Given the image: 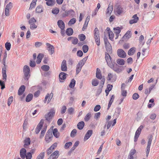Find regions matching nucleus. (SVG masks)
I'll use <instances>...</instances> for the list:
<instances>
[{
  "label": "nucleus",
  "mask_w": 159,
  "mask_h": 159,
  "mask_svg": "<svg viewBox=\"0 0 159 159\" xmlns=\"http://www.w3.org/2000/svg\"><path fill=\"white\" fill-rule=\"evenodd\" d=\"M88 58V57H85L82 60L80 61L76 66V74H78L81 71L82 67L86 62Z\"/></svg>",
  "instance_id": "1"
},
{
  "label": "nucleus",
  "mask_w": 159,
  "mask_h": 159,
  "mask_svg": "<svg viewBox=\"0 0 159 159\" xmlns=\"http://www.w3.org/2000/svg\"><path fill=\"white\" fill-rule=\"evenodd\" d=\"M23 72L24 74V79L28 80L30 76V69L29 66L25 65L23 67Z\"/></svg>",
  "instance_id": "2"
},
{
  "label": "nucleus",
  "mask_w": 159,
  "mask_h": 159,
  "mask_svg": "<svg viewBox=\"0 0 159 159\" xmlns=\"http://www.w3.org/2000/svg\"><path fill=\"white\" fill-rule=\"evenodd\" d=\"M104 40L107 51L109 53H111L112 52L111 46L106 36L104 37Z\"/></svg>",
  "instance_id": "3"
},
{
  "label": "nucleus",
  "mask_w": 159,
  "mask_h": 159,
  "mask_svg": "<svg viewBox=\"0 0 159 159\" xmlns=\"http://www.w3.org/2000/svg\"><path fill=\"white\" fill-rule=\"evenodd\" d=\"M52 132V129H49L46 134L45 136V140L48 143H49L50 141L53 137Z\"/></svg>",
  "instance_id": "4"
},
{
  "label": "nucleus",
  "mask_w": 159,
  "mask_h": 159,
  "mask_svg": "<svg viewBox=\"0 0 159 159\" xmlns=\"http://www.w3.org/2000/svg\"><path fill=\"white\" fill-rule=\"evenodd\" d=\"M55 111H50L47 114L45 115L46 120L48 122H50L52 117L55 114Z\"/></svg>",
  "instance_id": "5"
},
{
  "label": "nucleus",
  "mask_w": 159,
  "mask_h": 159,
  "mask_svg": "<svg viewBox=\"0 0 159 159\" xmlns=\"http://www.w3.org/2000/svg\"><path fill=\"white\" fill-rule=\"evenodd\" d=\"M108 66L115 71L117 73H119L120 72V69L118 67V66L115 63V61L112 62Z\"/></svg>",
  "instance_id": "6"
},
{
  "label": "nucleus",
  "mask_w": 159,
  "mask_h": 159,
  "mask_svg": "<svg viewBox=\"0 0 159 159\" xmlns=\"http://www.w3.org/2000/svg\"><path fill=\"white\" fill-rule=\"evenodd\" d=\"M148 145L146 148V156H148L150 151V148L151 144L152 141V135H150L148 136Z\"/></svg>",
  "instance_id": "7"
},
{
  "label": "nucleus",
  "mask_w": 159,
  "mask_h": 159,
  "mask_svg": "<svg viewBox=\"0 0 159 159\" xmlns=\"http://www.w3.org/2000/svg\"><path fill=\"white\" fill-rule=\"evenodd\" d=\"M12 7V3L10 2L6 6L5 12V15L7 16H8L9 15V11L10 10H11Z\"/></svg>",
  "instance_id": "8"
},
{
  "label": "nucleus",
  "mask_w": 159,
  "mask_h": 159,
  "mask_svg": "<svg viewBox=\"0 0 159 159\" xmlns=\"http://www.w3.org/2000/svg\"><path fill=\"white\" fill-rule=\"evenodd\" d=\"M117 54L120 57L125 58L126 56V53L125 51L121 49H119L117 51Z\"/></svg>",
  "instance_id": "9"
},
{
  "label": "nucleus",
  "mask_w": 159,
  "mask_h": 159,
  "mask_svg": "<svg viewBox=\"0 0 159 159\" xmlns=\"http://www.w3.org/2000/svg\"><path fill=\"white\" fill-rule=\"evenodd\" d=\"M75 14V11L72 9H70L68 11H66L65 13H63V16L64 17H66L69 15L73 16Z\"/></svg>",
  "instance_id": "10"
},
{
  "label": "nucleus",
  "mask_w": 159,
  "mask_h": 159,
  "mask_svg": "<svg viewBox=\"0 0 159 159\" xmlns=\"http://www.w3.org/2000/svg\"><path fill=\"white\" fill-rule=\"evenodd\" d=\"M109 53L105 52V59L106 61L107 64L108 66L111 64L112 62H114L115 61H111L110 56L109 54Z\"/></svg>",
  "instance_id": "11"
},
{
  "label": "nucleus",
  "mask_w": 159,
  "mask_h": 159,
  "mask_svg": "<svg viewBox=\"0 0 159 159\" xmlns=\"http://www.w3.org/2000/svg\"><path fill=\"white\" fill-rule=\"evenodd\" d=\"M132 19L131 20L129 21V23L130 24H132L137 23L139 20V17L137 16V14H135L132 17Z\"/></svg>",
  "instance_id": "12"
},
{
  "label": "nucleus",
  "mask_w": 159,
  "mask_h": 159,
  "mask_svg": "<svg viewBox=\"0 0 159 159\" xmlns=\"http://www.w3.org/2000/svg\"><path fill=\"white\" fill-rule=\"evenodd\" d=\"M93 134V130H89L88 131L85 135L84 139V141H85L88 139Z\"/></svg>",
  "instance_id": "13"
},
{
  "label": "nucleus",
  "mask_w": 159,
  "mask_h": 159,
  "mask_svg": "<svg viewBox=\"0 0 159 159\" xmlns=\"http://www.w3.org/2000/svg\"><path fill=\"white\" fill-rule=\"evenodd\" d=\"M46 45L48 47V50L49 51L51 55L53 54L54 52V47L52 45L48 43H46Z\"/></svg>",
  "instance_id": "14"
},
{
  "label": "nucleus",
  "mask_w": 159,
  "mask_h": 159,
  "mask_svg": "<svg viewBox=\"0 0 159 159\" xmlns=\"http://www.w3.org/2000/svg\"><path fill=\"white\" fill-rule=\"evenodd\" d=\"M20 154L21 157L22 159H24L26 156V150L25 148H22L20 150Z\"/></svg>",
  "instance_id": "15"
},
{
  "label": "nucleus",
  "mask_w": 159,
  "mask_h": 159,
  "mask_svg": "<svg viewBox=\"0 0 159 159\" xmlns=\"http://www.w3.org/2000/svg\"><path fill=\"white\" fill-rule=\"evenodd\" d=\"M107 79L108 81H111L112 82H113L116 81V78L115 77H114V76L113 74L111 73H109L107 77Z\"/></svg>",
  "instance_id": "16"
},
{
  "label": "nucleus",
  "mask_w": 159,
  "mask_h": 159,
  "mask_svg": "<svg viewBox=\"0 0 159 159\" xmlns=\"http://www.w3.org/2000/svg\"><path fill=\"white\" fill-rule=\"evenodd\" d=\"M61 69L63 71H66L67 70L66 61L65 60H63L62 62Z\"/></svg>",
  "instance_id": "17"
},
{
  "label": "nucleus",
  "mask_w": 159,
  "mask_h": 159,
  "mask_svg": "<svg viewBox=\"0 0 159 159\" xmlns=\"http://www.w3.org/2000/svg\"><path fill=\"white\" fill-rule=\"evenodd\" d=\"M25 86L24 85H21L20 88H19L18 90V95H21L23 93H24V92L25 91Z\"/></svg>",
  "instance_id": "18"
},
{
  "label": "nucleus",
  "mask_w": 159,
  "mask_h": 159,
  "mask_svg": "<svg viewBox=\"0 0 159 159\" xmlns=\"http://www.w3.org/2000/svg\"><path fill=\"white\" fill-rule=\"evenodd\" d=\"M57 25L60 29H64L65 27V24L61 20H59L58 21Z\"/></svg>",
  "instance_id": "19"
},
{
  "label": "nucleus",
  "mask_w": 159,
  "mask_h": 159,
  "mask_svg": "<svg viewBox=\"0 0 159 159\" xmlns=\"http://www.w3.org/2000/svg\"><path fill=\"white\" fill-rule=\"evenodd\" d=\"M96 77L100 80H101L102 78V77L101 70L98 68H97L96 70Z\"/></svg>",
  "instance_id": "20"
},
{
  "label": "nucleus",
  "mask_w": 159,
  "mask_h": 159,
  "mask_svg": "<svg viewBox=\"0 0 159 159\" xmlns=\"http://www.w3.org/2000/svg\"><path fill=\"white\" fill-rule=\"evenodd\" d=\"M59 155L58 151H56L51 154L50 156L52 157L53 159H57Z\"/></svg>",
  "instance_id": "21"
},
{
  "label": "nucleus",
  "mask_w": 159,
  "mask_h": 159,
  "mask_svg": "<svg viewBox=\"0 0 159 159\" xmlns=\"http://www.w3.org/2000/svg\"><path fill=\"white\" fill-rule=\"evenodd\" d=\"M116 12L118 15H120L123 12V8L120 6L118 5L116 8Z\"/></svg>",
  "instance_id": "22"
},
{
  "label": "nucleus",
  "mask_w": 159,
  "mask_h": 159,
  "mask_svg": "<svg viewBox=\"0 0 159 159\" xmlns=\"http://www.w3.org/2000/svg\"><path fill=\"white\" fill-rule=\"evenodd\" d=\"M6 67H4L2 69V80L6 81L7 80V74L6 70Z\"/></svg>",
  "instance_id": "23"
},
{
  "label": "nucleus",
  "mask_w": 159,
  "mask_h": 159,
  "mask_svg": "<svg viewBox=\"0 0 159 159\" xmlns=\"http://www.w3.org/2000/svg\"><path fill=\"white\" fill-rule=\"evenodd\" d=\"M136 152V150L135 149H132L130 152L128 156V159H133V155Z\"/></svg>",
  "instance_id": "24"
},
{
  "label": "nucleus",
  "mask_w": 159,
  "mask_h": 159,
  "mask_svg": "<svg viewBox=\"0 0 159 159\" xmlns=\"http://www.w3.org/2000/svg\"><path fill=\"white\" fill-rule=\"evenodd\" d=\"M131 36V31H128L125 35L123 36L122 38L124 39H129Z\"/></svg>",
  "instance_id": "25"
},
{
  "label": "nucleus",
  "mask_w": 159,
  "mask_h": 159,
  "mask_svg": "<svg viewBox=\"0 0 159 159\" xmlns=\"http://www.w3.org/2000/svg\"><path fill=\"white\" fill-rule=\"evenodd\" d=\"M84 125V123L83 121H81L79 122L77 125V127L80 130L82 129Z\"/></svg>",
  "instance_id": "26"
},
{
  "label": "nucleus",
  "mask_w": 159,
  "mask_h": 159,
  "mask_svg": "<svg viewBox=\"0 0 159 159\" xmlns=\"http://www.w3.org/2000/svg\"><path fill=\"white\" fill-rule=\"evenodd\" d=\"M43 57V55L42 53H39L37 57L36 62L38 64H39L41 62L42 59Z\"/></svg>",
  "instance_id": "27"
},
{
  "label": "nucleus",
  "mask_w": 159,
  "mask_h": 159,
  "mask_svg": "<svg viewBox=\"0 0 159 159\" xmlns=\"http://www.w3.org/2000/svg\"><path fill=\"white\" fill-rule=\"evenodd\" d=\"M112 86V85L110 84H108L107 85V88L105 90V92L107 96L108 95L109 92L111 90Z\"/></svg>",
  "instance_id": "28"
},
{
  "label": "nucleus",
  "mask_w": 159,
  "mask_h": 159,
  "mask_svg": "<svg viewBox=\"0 0 159 159\" xmlns=\"http://www.w3.org/2000/svg\"><path fill=\"white\" fill-rule=\"evenodd\" d=\"M66 33L67 35L70 36L73 34V30L71 28H69L66 29Z\"/></svg>",
  "instance_id": "29"
},
{
  "label": "nucleus",
  "mask_w": 159,
  "mask_h": 159,
  "mask_svg": "<svg viewBox=\"0 0 159 159\" xmlns=\"http://www.w3.org/2000/svg\"><path fill=\"white\" fill-rule=\"evenodd\" d=\"M67 74L63 72H61L59 75V79L61 80H64L66 79Z\"/></svg>",
  "instance_id": "30"
},
{
  "label": "nucleus",
  "mask_w": 159,
  "mask_h": 159,
  "mask_svg": "<svg viewBox=\"0 0 159 159\" xmlns=\"http://www.w3.org/2000/svg\"><path fill=\"white\" fill-rule=\"evenodd\" d=\"M24 146L26 148V146L29 145L30 143V140L29 138H26L24 141Z\"/></svg>",
  "instance_id": "31"
},
{
  "label": "nucleus",
  "mask_w": 159,
  "mask_h": 159,
  "mask_svg": "<svg viewBox=\"0 0 159 159\" xmlns=\"http://www.w3.org/2000/svg\"><path fill=\"white\" fill-rule=\"evenodd\" d=\"M135 52V48L134 47L131 48L128 52V54L129 56L133 55Z\"/></svg>",
  "instance_id": "32"
},
{
  "label": "nucleus",
  "mask_w": 159,
  "mask_h": 159,
  "mask_svg": "<svg viewBox=\"0 0 159 159\" xmlns=\"http://www.w3.org/2000/svg\"><path fill=\"white\" fill-rule=\"evenodd\" d=\"M143 125H141L137 130L135 135L139 136L140 134L141 130L143 128Z\"/></svg>",
  "instance_id": "33"
},
{
  "label": "nucleus",
  "mask_w": 159,
  "mask_h": 159,
  "mask_svg": "<svg viewBox=\"0 0 159 159\" xmlns=\"http://www.w3.org/2000/svg\"><path fill=\"white\" fill-rule=\"evenodd\" d=\"M33 98V95L31 93L29 94L27 96L25 101L26 102H29Z\"/></svg>",
  "instance_id": "34"
},
{
  "label": "nucleus",
  "mask_w": 159,
  "mask_h": 159,
  "mask_svg": "<svg viewBox=\"0 0 159 159\" xmlns=\"http://www.w3.org/2000/svg\"><path fill=\"white\" fill-rule=\"evenodd\" d=\"M93 34L94 37H100L99 31L98 30V29L97 28H96L94 29Z\"/></svg>",
  "instance_id": "35"
},
{
  "label": "nucleus",
  "mask_w": 159,
  "mask_h": 159,
  "mask_svg": "<svg viewBox=\"0 0 159 159\" xmlns=\"http://www.w3.org/2000/svg\"><path fill=\"white\" fill-rule=\"evenodd\" d=\"M55 0H49L46 2V4L48 6H52L55 3Z\"/></svg>",
  "instance_id": "36"
},
{
  "label": "nucleus",
  "mask_w": 159,
  "mask_h": 159,
  "mask_svg": "<svg viewBox=\"0 0 159 159\" xmlns=\"http://www.w3.org/2000/svg\"><path fill=\"white\" fill-rule=\"evenodd\" d=\"M113 30L115 31V33L117 35V37H118L119 34L120 32V27H117L116 28H114Z\"/></svg>",
  "instance_id": "37"
},
{
  "label": "nucleus",
  "mask_w": 159,
  "mask_h": 159,
  "mask_svg": "<svg viewBox=\"0 0 159 159\" xmlns=\"http://www.w3.org/2000/svg\"><path fill=\"white\" fill-rule=\"evenodd\" d=\"M53 134L54 136L56 138H58L59 136L57 129L55 128L53 131Z\"/></svg>",
  "instance_id": "38"
},
{
  "label": "nucleus",
  "mask_w": 159,
  "mask_h": 159,
  "mask_svg": "<svg viewBox=\"0 0 159 159\" xmlns=\"http://www.w3.org/2000/svg\"><path fill=\"white\" fill-rule=\"evenodd\" d=\"M117 63L120 65H123L125 64V61L122 59H119L116 61Z\"/></svg>",
  "instance_id": "39"
},
{
  "label": "nucleus",
  "mask_w": 159,
  "mask_h": 159,
  "mask_svg": "<svg viewBox=\"0 0 159 159\" xmlns=\"http://www.w3.org/2000/svg\"><path fill=\"white\" fill-rule=\"evenodd\" d=\"M114 98H115L114 95H112L111 97V98L110 99V100L109 101V102L108 103V108H107L108 110L109 109V108H110V107L112 102L113 101V100L114 99Z\"/></svg>",
  "instance_id": "40"
},
{
  "label": "nucleus",
  "mask_w": 159,
  "mask_h": 159,
  "mask_svg": "<svg viewBox=\"0 0 159 159\" xmlns=\"http://www.w3.org/2000/svg\"><path fill=\"white\" fill-rule=\"evenodd\" d=\"M43 11L42 7L41 5L38 6L36 9V12L37 13H41Z\"/></svg>",
  "instance_id": "41"
},
{
  "label": "nucleus",
  "mask_w": 159,
  "mask_h": 159,
  "mask_svg": "<svg viewBox=\"0 0 159 159\" xmlns=\"http://www.w3.org/2000/svg\"><path fill=\"white\" fill-rule=\"evenodd\" d=\"M44 152H41L37 156L36 159H43L44 157Z\"/></svg>",
  "instance_id": "42"
},
{
  "label": "nucleus",
  "mask_w": 159,
  "mask_h": 159,
  "mask_svg": "<svg viewBox=\"0 0 159 159\" xmlns=\"http://www.w3.org/2000/svg\"><path fill=\"white\" fill-rule=\"evenodd\" d=\"M75 84V81L74 79H72L69 84V86L70 88H73Z\"/></svg>",
  "instance_id": "43"
},
{
  "label": "nucleus",
  "mask_w": 159,
  "mask_h": 159,
  "mask_svg": "<svg viewBox=\"0 0 159 159\" xmlns=\"http://www.w3.org/2000/svg\"><path fill=\"white\" fill-rule=\"evenodd\" d=\"M41 69L43 70L47 71L49 70L50 67L48 66L44 65L41 66Z\"/></svg>",
  "instance_id": "44"
},
{
  "label": "nucleus",
  "mask_w": 159,
  "mask_h": 159,
  "mask_svg": "<svg viewBox=\"0 0 159 159\" xmlns=\"http://www.w3.org/2000/svg\"><path fill=\"white\" fill-rule=\"evenodd\" d=\"M91 114L90 113H88L85 116L84 118V120L86 121H89L90 118Z\"/></svg>",
  "instance_id": "45"
},
{
  "label": "nucleus",
  "mask_w": 159,
  "mask_h": 159,
  "mask_svg": "<svg viewBox=\"0 0 159 159\" xmlns=\"http://www.w3.org/2000/svg\"><path fill=\"white\" fill-rule=\"evenodd\" d=\"M99 81L96 79H93L92 82V84L93 86H97L98 84Z\"/></svg>",
  "instance_id": "46"
},
{
  "label": "nucleus",
  "mask_w": 159,
  "mask_h": 159,
  "mask_svg": "<svg viewBox=\"0 0 159 159\" xmlns=\"http://www.w3.org/2000/svg\"><path fill=\"white\" fill-rule=\"evenodd\" d=\"M113 10V6L111 5L110 6H109L108 7L107 9V14H109L110 15L111 13Z\"/></svg>",
  "instance_id": "47"
},
{
  "label": "nucleus",
  "mask_w": 159,
  "mask_h": 159,
  "mask_svg": "<svg viewBox=\"0 0 159 159\" xmlns=\"http://www.w3.org/2000/svg\"><path fill=\"white\" fill-rule=\"evenodd\" d=\"M79 142V141H76L75 143L73 146L70 149V151H73L75 148L76 147L78 146Z\"/></svg>",
  "instance_id": "48"
},
{
  "label": "nucleus",
  "mask_w": 159,
  "mask_h": 159,
  "mask_svg": "<svg viewBox=\"0 0 159 159\" xmlns=\"http://www.w3.org/2000/svg\"><path fill=\"white\" fill-rule=\"evenodd\" d=\"M77 133V130L76 129H73L71 132L70 133V136L71 137L74 138L75 137Z\"/></svg>",
  "instance_id": "49"
},
{
  "label": "nucleus",
  "mask_w": 159,
  "mask_h": 159,
  "mask_svg": "<svg viewBox=\"0 0 159 159\" xmlns=\"http://www.w3.org/2000/svg\"><path fill=\"white\" fill-rule=\"evenodd\" d=\"M5 47L6 49L9 51L10 50L11 47V44L9 42H6L5 44Z\"/></svg>",
  "instance_id": "50"
},
{
  "label": "nucleus",
  "mask_w": 159,
  "mask_h": 159,
  "mask_svg": "<svg viewBox=\"0 0 159 159\" xmlns=\"http://www.w3.org/2000/svg\"><path fill=\"white\" fill-rule=\"evenodd\" d=\"M76 21V19L75 18L71 19L68 23V25H71L74 24Z\"/></svg>",
  "instance_id": "51"
},
{
  "label": "nucleus",
  "mask_w": 159,
  "mask_h": 159,
  "mask_svg": "<svg viewBox=\"0 0 159 159\" xmlns=\"http://www.w3.org/2000/svg\"><path fill=\"white\" fill-rule=\"evenodd\" d=\"M59 12V10L57 8H55L52 9V13L55 15H57Z\"/></svg>",
  "instance_id": "52"
},
{
  "label": "nucleus",
  "mask_w": 159,
  "mask_h": 159,
  "mask_svg": "<svg viewBox=\"0 0 159 159\" xmlns=\"http://www.w3.org/2000/svg\"><path fill=\"white\" fill-rule=\"evenodd\" d=\"M97 45L99 46L100 45V37H94Z\"/></svg>",
  "instance_id": "53"
},
{
  "label": "nucleus",
  "mask_w": 159,
  "mask_h": 159,
  "mask_svg": "<svg viewBox=\"0 0 159 159\" xmlns=\"http://www.w3.org/2000/svg\"><path fill=\"white\" fill-rule=\"evenodd\" d=\"M82 49L84 53H86L89 49L88 46L87 45H84L83 46Z\"/></svg>",
  "instance_id": "54"
},
{
  "label": "nucleus",
  "mask_w": 159,
  "mask_h": 159,
  "mask_svg": "<svg viewBox=\"0 0 159 159\" xmlns=\"http://www.w3.org/2000/svg\"><path fill=\"white\" fill-rule=\"evenodd\" d=\"M109 34V38L112 41L113 40L114 34L112 31H110L108 33Z\"/></svg>",
  "instance_id": "55"
},
{
  "label": "nucleus",
  "mask_w": 159,
  "mask_h": 159,
  "mask_svg": "<svg viewBox=\"0 0 159 159\" xmlns=\"http://www.w3.org/2000/svg\"><path fill=\"white\" fill-rule=\"evenodd\" d=\"M72 145V142H69L67 143H66L65 144L64 147L65 149H68L70 146Z\"/></svg>",
  "instance_id": "56"
},
{
  "label": "nucleus",
  "mask_w": 159,
  "mask_h": 159,
  "mask_svg": "<svg viewBox=\"0 0 159 159\" xmlns=\"http://www.w3.org/2000/svg\"><path fill=\"white\" fill-rule=\"evenodd\" d=\"M43 123H44L43 120L42 119L40 121V122L38 124L37 127L41 129L43 126Z\"/></svg>",
  "instance_id": "57"
},
{
  "label": "nucleus",
  "mask_w": 159,
  "mask_h": 159,
  "mask_svg": "<svg viewBox=\"0 0 159 159\" xmlns=\"http://www.w3.org/2000/svg\"><path fill=\"white\" fill-rule=\"evenodd\" d=\"M80 40L81 41H84L85 39V36L83 34H81L79 35Z\"/></svg>",
  "instance_id": "58"
},
{
  "label": "nucleus",
  "mask_w": 159,
  "mask_h": 159,
  "mask_svg": "<svg viewBox=\"0 0 159 159\" xmlns=\"http://www.w3.org/2000/svg\"><path fill=\"white\" fill-rule=\"evenodd\" d=\"M66 107L65 106H62L61 109V114H64L66 111Z\"/></svg>",
  "instance_id": "59"
},
{
  "label": "nucleus",
  "mask_w": 159,
  "mask_h": 159,
  "mask_svg": "<svg viewBox=\"0 0 159 159\" xmlns=\"http://www.w3.org/2000/svg\"><path fill=\"white\" fill-rule=\"evenodd\" d=\"M5 81H2L0 80V85L1 86V89L2 90L5 88Z\"/></svg>",
  "instance_id": "60"
},
{
  "label": "nucleus",
  "mask_w": 159,
  "mask_h": 159,
  "mask_svg": "<svg viewBox=\"0 0 159 159\" xmlns=\"http://www.w3.org/2000/svg\"><path fill=\"white\" fill-rule=\"evenodd\" d=\"M36 22V20L34 17L31 18L29 20V23L30 25L35 23Z\"/></svg>",
  "instance_id": "61"
},
{
  "label": "nucleus",
  "mask_w": 159,
  "mask_h": 159,
  "mask_svg": "<svg viewBox=\"0 0 159 159\" xmlns=\"http://www.w3.org/2000/svg\"><path fill=\"white\" fill-rule=\"evenodd\" d=\"M13 100V97L12 96H11L9 98L7 101V104L9 106L11 104Z\"/></svg>",
  "instance_id": "62"
},
{
  "label": "nucleus",
  "mask_w": 159,
  "mask_h": 159,
  "mask_svg": "<svg viewBox=\"0 0 159 159\" xmlns=\"http://www.w3.org/2000/svg\"><path fill=\"white\" fill-rule=\"evenodd\" d=\"M139 95L138 93H134L132 96V98L133 99L136 100L139 98Z\"/></svg>",
  "instance_id": "63"
},
{
  "label": "nucleus",
  "mask_w": 159,
  "mask_h": 159,
  "mask_svg": "<svg viewBox=\"0 0 159 159\" xmlns=\"http://www.w3.org/2000/svg\"><path fill=\"white\" fill-rule=\"evenodd\" d=\"M28 124V121L27 120L25 119L23 124V128L24 130L26 129L27 126Z\"/></svg>",
  "instance_id": "64"
}]
</instances>
